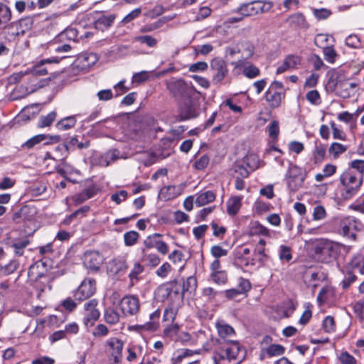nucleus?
<instances>
[{"label": "nucleus", "instance_id": "nucleus-1", "mask_svg": "<svg viewBox=\"0 0 364 364\" xmlns=\"http://www.w3.org/2000/svg\"><path fill=\"white\" fill-rule=\"evenodd\" d=\"M213 358L217 364H239L245 356V351L237 341L218 340Z\"/></svg>", "mask_w": 364, "mask_h": 364}, {"label": "nucleus", "instance_id": "nucleus-2", "mask_svg": "<svg viewBox=\"0 0 364 364\" xmlns=\"http://www.w3.org/2000/svg\"><path fill=\"white\" fill-rule=\"evenodd\" d=\"M166 88L170 94L178 100L189 99L196 91L192 85L187 83L182 78H171L166 82Z\"/></svg>", "mask_w": 364, "mask_h": 364}, {"label": "nucleus", "instance_id": "nucleus-3", "mask_svg": "<svg viewBox=\"0 0 364 364\" xmlns=\"http://www.w3.org/2000/svg\"><path fill=\"white\" fill-rule=\"evenodd\" d=\"M341 182L344 186L343 196L349 199L355 196L363 183V178L360 173H355L353 170H346L341 176Z\"/></svg>", "mask_w": 364, "mask_h": 364}, {"label": "nucleus", "instance_id": "nucleus-4", "mask_svg": "<svg viewBox=\"0 0 364 364\" xmlns=\"http://www.w3.org/2000/svg\"><path fill=\"white\" fill-rule=\"evenodd\" d=\"M272 6L273 4L271 1L255 0L240 5V6L237 9L236 12L245 17H248L267 12Z\"/></svg>", "mask_w": 364, "mask_h": 364}, {"label": "nucleus", "instance_id": "nucleus-5", "mask_svg": "<svg viewBox=\"0 0 364 364\" xmlns=\"http://www.w3.org/2000/svg\"><path fill=\"white\" fill-rule=\"evenodd\" d=\"M315 253L319 255V259L326 263L331 262L338 255V246L328 240H321L315 246Z\"/></svg>", "mask_w": 364, "mask_h": 364}, {"label": "nucleus", "instance_id": "nucleus-6", "mask_svg": "<svg viewBox=\"0 0 364 364\" xmlns=\"http://www.w3.org/2000/svg\"><path fill=\"white\" fill-rule=\"evenodd\" d=\"M285 178L288 188L290 191L295 192L302 186L305 175L302 173L299 167L290 163Z\"/></svg>", "mask_w": 364, "mask_h": 364}, {"label": "nucleus", "instance_id": "nucleus-7", "mask_svg": "<svg viewBox=\"0 0 364 364\" xmlns=\"http://www.w3.org/2000/svg\"><path fill=\"white\" fill-rule=\"evenodd\" d=\"M98 301L92 299L84 304L83 324L87 329L92 327L99 319L100 313L97 309Z\"/></svg>", "mask_w": 364, "mask_h": 364}, {"label": "nucleus", "instance_id": "nucleus-8", "mask_svg": "<svg viewBox=\"0 0 364 364\" xmlns=\"http://www.w3.org/2000/svg\"><path fill=\"white\" fill-rule=\"evenodd\" d=\"M212 82L217 85L221 82L228 75L226 62L220 58H215L210 61Z\"/></svg>", "mask_w": 364, "mask_h": 364}, {"label": "nucleus", "instance_id": "nucleus-9", "mask_svg": "<svg viewBox=\"0 0 364 364\" xmlns=\"http://www.w3.org/2000/svg\"><path fill=\"white\" fill-rule=\"evenodd\" d=\"M96 291V281L94 279H85L73 292L75 300L82 301L92 296Z\"/></svg>", "mask_w": 364, "mask_h": 364}, {"label": "nucleus", "instance_id": "nucleus-10", "mask_svg": "<svg viewBox=\"0 0 364 364\" xmlns=\"http://www.w3.org/2000/svg\"><path fill=\"white\" fill-rule=\"evenodd\" d=\"M163 235L160 233H154L146 237L143 244L144 248L149 250L155 247L158 252L166 255L168 252V245L161 239Z\"/></svg>", "mask_w": 364, "mask_h": 364}, {"label": "nucleus", "instance_id": "nucleus-11", "mask_svg": "<svg viewBox=\"0 0 364 364\" xmlns=\"http://www.w3.org/2000/svg\"><path fill=\"white\" fill-rule=\"evenodd\" d=\"M120 309L124 316H134L139 310V301L135 296H126L119 303Z\"/></svg>", "mask_w": 364, "mask_h": 364}, {"label": "nucleus", "instance_id": "nucleus-12", "mask_svg": "<svg viewBox=\"0 0 364 364\" xmlns=\"http://www.w3.org/2000/svg\"><path fill=\"white\" fill-rule=\"evenodd\" d=\"M128 269L126 259L123 257H117L110 260L107 266V271L109 276L121 277L124 275Z\"/></svg>", "mask_w": 364, "mask_h": 364}, {"label": "nucleus", "instance_id": "nucleus-13", "mask_svg": "<svg viewBox=\"0 0 364 364\" xmlns=\"http://www.w3.org/2000/svg\"><path fill=\"white\" fill-rule=\"evenodd\" d=\"M198 115V112L191 98H189L185 100V101L180 105L179 114L176 120L178 122L188 120L191 119L196 118Z\"/></svg>", "mask_w": 364, "mask_h": 364}, {"label": "nucleus", "instance_id": "nucleus-14", "mask_svg": "<svg viewBox=\"0 0 364 364\" xmlns=\"http://www.w3.org/2000/svg\"><path fill=\"white\" fill-rule=\"evenodd\" d=\"M60 135L38 134L27 140L21 146L23 149H31L41 141H46L44 144L58 143L60 141Z\"/></svg>", "mask_w": 364, "mask_h": 364}, {"label": "nucleus", "instance_id": "nucleus-15", "mask_svg": "<svg viewBox=\"0 0 364 364\" xmlns=\"http://www.w3.org/2000/svg\"><path fill=\"white\" fill-rule=\"evenodd\" d=\"M90 146L89 139L79 140V136L74 135L64 141V146L60 148L65 149L67 153H70L75 150H82L88 149Z\"/></svg>", "mask_w": 364, "mask_h": 364}, {"label": "nucleus", "instance_id": "nucleus-16", "mask_svg": "<svg viewBox=\"0 0 364 364\" xmlns=\"http://www.w3.org/2000/svg\"><path fill=\"white\" fill-rule=\"evenodd\" d=\"M102 263V256L96 252H88L85 254L83 264L92 272H97Z\"/></svg>", "mask_w": 364, "mask_h": 364}, {"label": "nucleus", "instance_id": "nucleus-17", "mask_svg": "<svg viewBox=\"0 0 364 364\" xmlns=\"http://www.w3.org/2000/svg\"><path fill=\"white\" fill-rule=\"evenodd\" d=\"M285 97V92H278L272 89H267L264 94V98L269 106L272 108L280 107L282 100Z\"/></svg>", "mask_w": 364, "mask_h": 364}, {"label": "nucleus", "instance_id": "nucleus-18", "mask_svg": "<svg viewBox=\"0 0 364 364\" xmlns=\"http://www.w3.org/2000/svg\"><path fill=\"white\" fill-rule=\"evenodd\" d=\"M108 346L111 348V360L114 364L120 363L122 357L123 343L119 339H112L108 341Z\"/></svg>", "mask_w": 364, "mask_h": 364}, {"label": "nucleus", "instance_id": "nucleus-19", "mask_svg": "<svg viewBox=\"0 0 364 364\" xmlns=\"http://www.w3.org/2000/svg\"><path fill=\"white\" fill-rule=\"evenodd\" d=\"M179 287H181V299H183L186 294H191L194 293L197 288L196 278L190 276L186 279H181Z\"/></svg>", "mask_w": 364, "mask_h": 364}, {"label": "nucleus", "instance_id": "nucleus-20", "mask_svg": "<svg viewBox=\"0 0 364 364\" xmlns=\"http://www.w3.org/2000/svg\"><path fill=\"white\" fill-rule=\"evenodd\" d=\"M285 352V348L280 344H271L266 348H263L261 350L259 358L261 360H264L267 357H274L282 355Z\"/></svg>", "mask_w": 364, "mask_h": 364}, {"label": "nucleus", "instance_id": "nucleus-21", "mask_svg": "<svg viewBox=\"0 0 364 364\" xmlns=\"http://www.w3.org/2000/svg\"><path fill=\"white\" fill-rule=\"evenodd\" d=\"M59 58L57 57H53L51 58H48L46 60H43L38 64H36L31 70L28 72V74H31L33 77L36 76H43L48 73L47 69L43 66L46 63H59Z\"/></svg>", "mask_w": 364, "mask_h": 364}, {"label": "nucleus", "instance_id": "nucleus-22", "mask_svg": "<svg viewBox=\"0 0 364 364\" xmlns=\"http://www.w3.org/2000/svg\"><path fill=\"white\" fill-rule=\"evenodd\" d=\"M287 22L294 28H307L309 27L306 18L301 13H295L289 16Z\"/></svg>", "mask_w": 364, "mask_h": 364}, {"label": "nucleus", "instance_id": "nucleus-23", "mask_svg": "<svg viewBox=\"0 0 364 364\" xmlns=\"http://www.w3.org/2000/svg\"><path fill=\"white\" fill-rule=\"evenodd\" d=\"M35 213L34 208L28 205H24L18 211L14 213L12 220L16 223H21V220H30V217Z\"/></svg>", "mask_w": 364, "mask_h": 364}, {"label": "nucleus", "instance_id": "nucleus-24", "mask_svg": "<svg viewBox=\"0 0 364 364\" xmlns=\"http://www.w3.org/2000/svg\"><path fill=\"white\" fill-rule=\"evenodd\" d=\"M116 16L114 14H109L108 16L101 15L94 23L95 28L101 31L107 29L113 23Z\"/></svg>", "mask_w": 364, "mask_h": 364}, {"label": "nucleus", "instance_id": "nucleus-25", "mask_svg": "<svg viewBox=\"0 0 364 364\" xmlns=\"http://www.w3.org/2000/svg\"><path fill=\"white\" fill-rule=\"evenodd\" d=\"M254 46L249 41H242L237 44V52L241 53L243 60L252 57L254 54Z\"/></svg>", "mask_w": 364, "mask_h": 364}, {"label": "nucleus", "instance_id": "nucleus-26", "mask_svg": "<svg viewBox=\"0 0 364 364\" xmlns=\"http://www.w3.org/2000/svg\"><path fill=\"white\" fill-rule=\"evenodd\" d=\"M242 196H233L227 201V213L230 215H235L241 207Z\"/></svg>", "mask_w": 364, "mask_h": 364}, {"label": "nucleus", "instance_id": "nucleus-27", "mask_svg": "<svg viewBox=\"0 0 364 364\" xmlns=\"http://www.w3.org/2000/svg\"><path fill=\"white\" fill-rule=\"evenodd\" d=\"M4 33L6 34L10 39H15L18 36L24 35L21 27L18 26V21H14L8 26H5Z\"/></svg>", "mask_w": 364, "mask_h": 364}, {"label": "nucleus", "instance_id": "nucleus-28", "mask_svg": "<svg viewBox=\"0 0 364 364\" xmlns=\"http://www.w3.org/2000/svg\"><path fill=\"white\" fill-rule=\"evenodd\" d=\"M215 199V194L212 191H207L198 194L195 203L197 206L201 207L214 201Z\"/></svg>", "mask_w": 364, "mask_h": 364}, {"label": "nucleus", "instance_id": "nucleus-29", "mask_svg": "<svg viewBox=\"0 0 364 364\" xmlns=\"http://www.w3.org/2000/svg\"><path fill=\"white\" fill-rule=\"evenodd\" d=\"M160 318V311L156 310L150 314V321L145 324L140 326V328L146 331H156L159 326V319Z\"/></svg>", "mask_w": 364, "mask_h": 364}, {"label": "nucleus", "instance_id": "nucleus-30", "mask_svg": "<svg viewBox=\"0 0 364 364\" xmlns=\"http://www.w3.org/2000/svg\"><path fill=\"white\" fill-rule=\"evenodd\" d=\"M146 248L141 249L143 262H144L147 266L152 267L158 266L161 262L159 256L156 253H146Z\"/></svg>", "mask_w": 364, "mask_h": 364}, {"label": "nucleus", "instance_id": "nucleus-31", "mask_svg": "<svg viewBox=\"0 0 364 364\" xmlns=\"http://www.w3.org/2000/svg\"><path fill=\"white\" fill-rule=\"evenodd\" d=\"M76 122L77 119L75 116H70L58 121L56 123L55 127L60 131H66L74 127Z\"/></svg>", "mask_w": 364, "mask_h": 364}, {"label": "nucleus", "instance_id": "nucleus-32", "mask_svg": "<svg viewBox=\"0 0 364 364\" xmlns=\"http://www.w3.org/2000/svg\"><path fill=\"white\" fill-rule=\"evenodd\" d=\"M333 41V37L324 33H318L315 36L314 44L318 48L323 49L332 46L329 41Z\"/></svg>", "mask_w": 364, "mask_h": 364}, {"label": "nucleus", "instance_id": "nucleus-33", "mask_svg": "<svg viewBox=\"0 0 364 364\" xmlns=\"http://www.w3.org/2000/svg\"><path fill=\"white\" fill-rule=\"evenodd\" d=\"M334 289L331 287L326 286L323 287L317 296L318 304L321 306L326 303L334 294Z\"/></svg>", "mask_w": 364, "mask_h": 364}, {"label": "nucleus", "instance_id": "nucleus-34", "mask_svg": "<svg viewBox=\"0 0 364 364\" xmlns=\"http://www.w3.org/2000/svg\"><path fill=\"white\" fill-rule=\"evenodd\" d=\"M11 18V11L8 6L0 3V27L5 26Z\"/></svg>", "mask_w": 364, "mask_h": 364}, {"label": "nucleus", "instance_id": "nucleus-35", "mask_svg": "<svg viewBox=\"0 0 364 364\" xmlns=\"http://www.w3.org/2000/svg\"><path fill=\"white\" fill-rule=\"evenodd\" d=\"M181 188L178 186H168L161 190V194L166 193L167 199L173 198L181 194Z\"/></svg>", "mask_w": 364, "mask_h": 364}, {"label": "nucleus", "instance_id": "nucleus-36", "mask_svg": "<svg viewBox=\"0 0 364 364\" xmlns=\"http://www.w3.org/2000/svg\"><path fill=\"white\" fill-rule=\"evenodd\" d=\"M234 171L242 178H247L251 171L242 161H237L234 164Z\"/></svg>", "mask_w": 364, "mask_h": 364}, {"label": "nucleus", "instance_id": "nucleus-37", "mask_svg": "<svg viewBox=\"0 0 364 364\" xmlns=\"http://www.w3.org/2000/svg\"><path fill=\"white\" fill-rule=\"evenodd\" d=\"M324 59L329 63H334L338 58V54L333 48V46H331L322 49Z\"/></svg>", "mask_w": 364, "mask_h": 364}, {"label": "nucleus", "instance_id": "nucleus-38", "mask_svg": "<svg viewBox=\"0 0 364 364\" xmlns=\"http://www.w3.org/2000/svg\"><path fill=\"white\" fill-rule=\"evenodd\" d=\"M347 146L340 143L333 142L331 144L328 152L332 154L333 158H338L341 154L344 153L347 150Z\"/></svg>", "mask_w": 364, "mask_h": 364}, {"label": "nucleus", "instance_id": "nucleus-39", "mask_svg": "<svg viewBox=\"0 0 364 364\" xmlns=\"http://www.w3.org/2000/svg\"><path fill=\"white\" fill-rule=\"evenodd\" d=\"M179 326L177 323L168 326L164 330V336L171 340L177 341V336L179 333Z\"/></svg>", "mask_w": 364, "mask_h": 364}, {"label": "nucleus", "instance_id": "nucleus-40", "mask_svg": "<svg viewBox=\"0 0 364 364\" xmlns=\"http://www.w3.org/2000/svg\"><path fill=\"white\" fill-rule=\"evenodd\" d=\"M216 328L221 339H224L226 336H231L235 333L234 328L228 324L218 323Z\"/></svg>", "mask_w": 364, "mask_h": 364}, {"label": "nucleus", "instance_id": "nucleus-41", "mask_svg": "<svg viewBox=\"0 0 364 364\" xmlns=\"http://www.w3.org/2000/svg\"><path fill=\"white\" fill-rule=\"evenodd\" d=\"M139 235L134 230L127 232L124 234V241L126 246H133L136 243Z\"/></svg>", "mask_w": 364, "mask_h": 364}, {"label": "nucleus", "instance_id": "nucleus-42", "mask_svg": "<svg viewBox=\"0 0 364 364\" xmlns=\"http://www.w3.org/2000/svg\"><path fill=\"white\" fill-rule=\"evenodd\" d=\"M134 41L144 43L150 48L156 47L157 45V40L151 36H139L134 38Z\"/></svg>", "mask_w": 364, "mask_h": 364}, {"label": "nucleus", "instance_id": "nucleus-43", "mask_svg": "<svg viewBox=\"0 0 364 364\" xmlns=\"http://www.w3.org/2000/svg\"><path fill=\"white\" fill-rule=\"evenodd\" d=\"M119 314L113 309H108L105 312V318L107 323L115 324L119 321Z\"/></svg>", "mask_w": 364, "mask_h": 364}, {"label": "nucleus", "instance_id": "nucleus-44", "mask_svg": "<svg viewBox=\"0 0 364 364\" xmlns=\"http://www.w3.org/2000/svg\"><path fill=\"white\" fill-rule=\"evenodd\" d=\"M55 117L56 113L55 112H51L48 113L46 116L41 117L38 122V127H46L50 126L55 119Z\"/></svg>", "mask_w": 364, "mask_h": 364}, {"label": "nucleus", "instance_id": "nucleus-45", "mask_svg": "<svg viewBox=\"0 0 364 364\" xmlns=\"http://www.w3.org/2000/svg\"><path fill=\"white\" fill-rule=\"evenodd\" d=\"M213 281L218 284H224L228 282V275L225 271L212 272L210 274Z\"/></svg>", "mask_w": 364, "mask_h": 364}, {"label": "nucleus", "instance_id": "nucleus-46", "mask_svg": "<svg viewBox=\"0 0 364 364\" xmlns=\"http://www.w3.org/2000/svg\"><path fill=\"white\" fill-rule=\"evenodd\" d=\"M18 23V26L21 27L22 31L25 34L27 31H30L33 25V18L31 16H27L25 18H21L19 21H17Z\"/></svg>", "mask_w": 364, "mask_h": 364}, {"label": "nucleus", "instance_id": "nucleus-47", "mask_svg": "<svg viewBox=\"0 0 364 364\" xmlns=\"http://www.w3.org/2000/svg\"><path fill=\"white\" fill-rule=\"evenodd\" d=\"M348 170H353L355 173H360L362 178L364 175V160H353L350 164V167Z\"/></svg>", "mask_w": 364, "mask_h": 364}, {"label": "nucleus", "instance_id": "nucleus-48", "mask_svg": "<svg viewBox=\"0 0 364 364\" xmlns=\"http://www.w3.org/2000/svg\"><path fill=\"white\" fill-rule=\"evenodd\" d=\"M19 267V263L16 260H12L9 264L1 268V275H9L14 272Z\"/></svg>", "mask_w": 364, "mask_h": 364}, {"label": "nucleus", "instance_id": "nucleus-49", "mask_svg": "<svg viewBox=\"0 0 364 364\" xmlns=\"http://www.w3.org/2000/svg\"><path fill=\"white\" fill-rule=\"evenodd\" d=\"M356 279L357 277L353 272L346 269V274L341 283L342 288L347 289Z\"/></svg>", "mask_w": 364, "mask_h": 364}, {"label": "nucleus", "instance_id": "nucleus-50", "mask_svg": "<svg viewBox=\"0 0 364 364\" xmlns=\"http://www.w3.org/2000/svg\"><path fill=\"white\" fill-rule=\"evenodd\" d=\"M29 244L28 240H19L14 242L12 245V247L14 249V252L18 256H21L23 254V250Z\"/></svg>", "mask_w": 364, "mask_h": 364}, {"label": "nucleus", "instance_id": "nucleus-51", "mask_svg": "<svg viewBox=\"0 0 364 364\" xmlns=\"http://www.w3.org/2000/svg\"><path fill=\"white\" fill-rule=\"evenodd\" d=\"M306 98L312 105H318L321 103V96L316 90L308 92L306 95Z\"/></svg>", "mask_w": 364, "mask_h": 364}, {"label": "nucleus", "instance_id": "nucleus-52", "mask_svg": "<svg viewBox=\"0 0 364 364\" xmlns=\"http://www.w3.org/2000/svg\"><path fill=\"white\" fill-rule=\"evenodd\" d=\"M241 161L252 171L257 168V157L255 155L245 156Z\"/></svg>", "mask_w": 364, "mask_h": 364}, {"label": "nucleus", "instance_id": "nucleus-53", "mask_svg": "<svg viewBox=\"0 0 364 364\" xmlns=\"http://www.w3.org/2000/svg\"><path fill=\"white\" fill-rule=\"evenodd\" d=\"M353 311L360 322L364 320V301L360 300L353 305Z\"/></svg>", "mask_w": 364, "mask_h": 364}, {"label": "nucleus", "instance_id": "nucleus-54", "mask_svg": "<svg viewBox=\"0 0 364 364\" xmlns=\"http://www.w3.org/2000/svg\"><path fill=\"white\" fill-rule=\"evenodd\" d=\"M209 156L205 154L200 156L198 159H197L195 161L193 166L196 169L202 171L204 170L208 166V165L209 164Z\"/></svg>", "mask_w": 364, "mask_h": 364}, {"label": "nucleus", "instance_id": "nucleus-55", "mask_svg": "<svg viewBox=\"0 0 364 364\" xmlns=\"http://www.w3.org/2000/svg\"><path fill=\"white\" fill-rule=\"evenodd\" d=\"M128 198V192L125 190H122L113 193L110 198L111 200L116 204L119 205L122 201H124Z\"/></svg>", "mask_w": 364, "mask_h": 364}, {"label": "nucleus", "instance_id": "nucleus-56", "mask_svg": "<svg viewBox=\"0 0 364 364\" xmlns=\"http://www.w3.org/2000/svg\"><path fill=\"white\" fill-rule=\"evenodd\" d=\"M323 328L326 333H332L336 329L335 321L333 316H328L323 321Z\"/></svg>", "mask_w": 364, "mask_h": 364}, {"label": "nucleus", "instance_id": "nucleus-57", "mask_svg": "<svg viewBox=\"0 0 364 364\" xmlns=\"http://www.w3.org/2000/svg\"><path fill=\"white\" fill-rule=\"evenodd\" d=\"M346 45L350 48H359L361 47V42L358 36L352 34L346 38Z\"/></svg>", "mask_w": 364, "mask_h": 364}, {"label": "nucleus", "instance_id": "nucleus-58", "mask_svg": "<svg viewBox=\"0 0 364 364\" xmlns=\"http://www.w3.org/2000/svg\"><path fill=\"white\" fill-rule=\"evenodd\" d=\"M267 129L269 136L273 139H277L279 134V122L276 120L272 121Z\"/></svg>", "mask_w": 364, "mask_h": 364}, {"label": "nucleus", "instance_id": "nucleus-59", "mask_svg": "<svg viewBox=\"0 0 364 364\" xmlns=\"http://www.w3.org/2000/svg\"><path fill=\"white\" fill-rule=\"evenodd\" d=\"M326 155V146L323 144H319L316 146L314 153V157L316 162H321L324 159Z\"/></svg>", "mask_w": 364, "mask_h": 364}, {"label": "nucleus", "instance_id": "nucleus-60", "mask_svg": "<svg viewBox=\"0 0 364 364\" xmlns=\"http://www.w3.org/2000/svg\"><path fill=\"white\" fill-rule=\"evenodd\" d=\"M279 256L281 260L290 261L292 259L291 248L286 245H281Z\"/></svg>", "mask_w": 364, "mask_h": 364}, {"label": "nucleus", "instance_id": "nucleus-61", "mask_svg": "<svg viewBox=\"0 0 364 364\" xmlns=\"http://www.w3.org/2000/svg\"><path fill=\"white\" fill-rule=\"evenodd\" d=\"M243 74L248 78H254L259 75V70L253 65H250L243 70Z\"/></svg>", "mask_w": 364, "mask_h": 364}, {"label": "nucleus", "instance_id": "nucleus-62", "mask_svg": "<svg viewBox=\"0 0 364 364\" xmlns=\"http://www.w3.org/2000/svg\"><path fill=\"white\" fill-rule=\"evenodd\" d=\"M237 288L242 293V294H245L250 290L251 283L248 279L240 277Z\"/></svg>", "mask_w": 364, "mask_h": 364}, {"label": "nucleus", "instance_id": "nucleus-63", "mask_svg": "<svg viewBox=\"0 0 364 364\" xmlns=\"http://www.w3.org/2000/svg\"><path fill=\"white\" fill-rule=\"evenodd\" d=\"M210 253L215 259H219L221 257L226 256L228 250L220 245H213L210 249Z\"/></svg>", "mask_w": 364, "mask_h": 364}, {"label": "nucleus", "instance_id": "nucleus-64", "mask_svg": "<svg viewBox=\"0 0 364 364\" xmlns=\"http://www.w3.org/2000/svg\"><path fill=\"white\" fill-rule=\"evenodd\" d=\"M339 359L342 364H356V359L348 352H343Z\"/></svg>", "mask_w": 364, "mask_h": 364}]
</instances>
